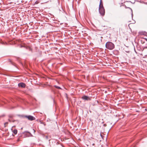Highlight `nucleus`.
<instances>
[{"mask_svg": "<svg viewBox=\"0 0 147 147\" xmlns=\"http://www.w3.org/2000/svg\"><path fill=\"white\" fill-rule=\"evenodd\" d=\"M25 47L24 46H20V47Z\"/></svg>", "mask_w": 147, "mask_h": 147, "instance_id": "f8f14e48", "label": "nucleus"}, {"mask_svg": "<svg viewBox=\"0 0 147 147\" xmlns=\"http://www.w3.org/2000/svg\"><path fill=\"white\" fill-rule=\"evenodd\" d=\"M18 86L19 87L22 88H24L25 86V84L23 83H20L18 84Z\"/></svg>", "mask_w": 147, "mask_h": 147, "instance_id": "39448f33", "label": "nucleus"}, {"mask_svg": "<svg viewBox=\"0 0 147 147\" xmlns=\"http://www.w3.org/2000/svg\"><path fill=\"white\" fill-rule=\"evenodd\" d=\"M125 7L126 8H129V9H130L131 10V11H132V9H131V8H130V7H126V6H125Z\"/></svg>", "mask_w": 147, "mask_h": 147, "instance_id": "9b49d317", "label": "nucleus"}, {"mask_svg": "<svg viewBox=\"0 0 147 147\" xmlns=\"http://www.w3.org/2000/svg\"><path fill=\"white\" fill-rule=\"evenodd\" d=\"M39 2L38 1H35L34 3L33 4V5H35V4H38V3H39Z\"/></svg>", "mask_w": 147, "mask_h": 147, "instance_id": "1a4fd4ad", "label": "nucleus"}, {"mask_svg": "<svg viewBox=\"0 0 147 147\" xmlns=\"http://www.w3.org/2000/svg\"><path fill=\"white\" fill-rule=\"evenodd\" d=\"M8 124V123L7 122H5V123H4V126L5 127L6 125H7Z\"/></svg>", "mask_w": 147, "mask_h": 147, "instance_id": "9d476101", "label": "nucleus"}, {"mask_svg": "<svg viewBox=\"0 0 147 147\" xmlns=\"http://www.w3.org/2000/svg\"><path fill=\"white\" fill-rule=\"evenodd\" d=\"M145 110L147 111V108Z\"/></svg>", "mask_w": 147, "mask_h": 147, "instance_id": "ddd939ff", "label": "nucleus"}, {"mask_svg": "<svg viewBox=\"0 0 147 147\" xmlns=\"http://www.w3.org/2000/svg\"><path fill=\"white\" fill-rule=\"evenodd\" d=\"M17 130L16 129H14L13 130V133L15 134H16L17 133Z\"/></svg>", "mask_w": 147, "mask_h": 147, "instance_id": "0eeeda50", "label": "nucleus"}, {"mask_svg": "<svg viewBox=\"0 0 147 147\" xmlns=\"http://www.w3.org/2000/svg\"><path fill=\"white\" fill-rule=\"evenodd\" d=\"M99 10V12L101 15L102 16L104 15L105 14V11L102 3V0H100Z\"/></svg>", "mask_w": 147, "mask_h": 147, "instance_id": "f257e3e1", "label": "nucleus"}, {"mask_svg": "<svg viewBox=\"0 0 147 147\" xmlns=\"http://www.w3.org/2000/svg\"><path fill=\"white\" fill-rule=\"evenodd\" d=\"M24 135L26 137L32 136V134L29 132H26L24 133Z\"/></svg>", "mask_w": 147, "mask_h": 147, "instance_id": "423d86ee", "label": "nucleus"}, {"mask_svg": "<svg viewBox=\"0 0 147 147\" xmlns=\"http://www.w3.org/2000/svg\"><path fill=\"white\" fill-rule=\"evenodd\" d=\"M24 117L27 118L28 120L30 121H32L35 119V117L31 115H25Z\"/></svg>", "mask_w": 147, "mask_h": 147, "instance_id": "7ed1b4c3", "label": "nucleus"}, {"mask_svg": "<svg viewBox=\"0 0 147 147\" xmlns=\"http://www.w3.org/2000/svg\"><path fill=\"white\" fill-rule=\"evenodd\" d=\"M82 98L83 100H91L90 98L86 96H83Z\"/></svg>", "mask_w": 147, "mask_h": 147, "instance_id": "20e7f679", "label": "nucleus"}, {"mask_svg": "<svg viewBox=\"0 0 147 147\" xmlns=\"http://www.w3.org/2000/svg\"><path fill=\"white\" fill-rule=\"evenodd\" d=\"M101 38H102V36L101 37Z\"/></svg>", "mask_w": 147, "mask_h": 147, "instance_id": "dca6fc26", "label": "nucleus"}, {"mask_svg": "<svg viewBox=\"0 0 147 147\" xmlns=\"http://www.w3.org/2000/svg\"><path fill=\"white\" fill-rule=\"evenodd\" d=\"M54 87L57 88L58 89H61V88L60 87L57 86L56 85L54 86Z\"/></svg>", "mask_w": 147, "mask_h": 147, "instance_id": "6e6552de", "label": "nucleus"}, {"mask_svg": "<svg viewBox=\"0 0 147 147\" xmlns=\"http://www.w3.org/2000/svg\"><path fill=\"white\" fill-rule=\"evenodd\" d=\"M145 39L146 40V41H147V38H145Z\"/></svg>", "mask_w": 147, "mask_h": 147, "instance_id": "4468645a", "label": "nucleus"}, {"mask_svg": "<svg viewBox=\"0 0 147 147\" xmlns=\"http://www.w3.org/2000/svg\"><path fill=\"white\" fill-rule=\"evenodd\" d=\"M3 43H4V44H6V45H7V43H4V42H3Z\"/></svg>", "mask_w": 147, "mask_h": 147, "instance_id": "2eb2a0df", "label": "nucleus"}, {"mask_svg": "<svg viewBox=\"0 0 147 147\" xmlns=\"http://www.w3.org/2000/svg\"><path fill=\"white\" fill-rule=\"evenodd\" d=\"M105 46L106 48L110 50L113 49L115 47L114 45L111 42H107Z\"/></svg>", "mask_w": 147, "mask_h": 147, "instance_id": "f03ea898", "label": "nucleus"}]
</instances>
